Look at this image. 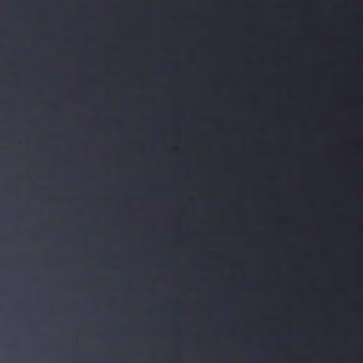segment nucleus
Here are the masks:
<instances>
[{
  "mask_svg": "<svg viewBox=\"0 0 363 363\" xmlns=\"http://www.w3.org/2000/svg\"><path fill=\"white\" fill-rule=\"evenodd\" d=\"M153 77V213H159V69Z\"/></svg>",
  "mask_w": 363,
  "mask_h": 363,
  "instance_id": "1",
  "label": "nucleus"
},
{
  "mask_svg": "<svg viewBox=\"0 0 363 363\" xmlns=\"http://www.w3.org/2000/svg\"><path fill=\"white\" fill-rule=\"evenodd\" d=\"M153 1V65L149 68L157 69L159 68V0Z\"/></svg>",
  "mask_w": 363,
  "mask_h": 363,
  "instance_id": "2",
  "label": "nucleus"
},
{
  "mask_svg": "<svg viewBox=\"0 0 363 363\" xmlns=\"http://www.w3.org/2000/svg\"><path fill=\"white\" fill-rule=\"evenodd\" d=\"M162 25L160 24V30ZM162 43V37L160 36V44ZM160 68H184V67H167L164 60L160 53ZM194 68H203L202 67H195ZM206 68H303V67H206Z\"/></svg>",
  "mask_w": 363,
  "mask_h": 363,
  "instance_id": "3",
  "label": "nucleus"
},
{
  "mask_svg": "<svg viewBox=\"0 0 363 363\" xmlns=\"http://www.w3.org/2000/svg\"><path fill=\"white\" fill-rule=\"evenodd\" d=\"M141 41L139 40H134L131 42L130 43L126 45L125 46V48L129 49V50H139L141 47Z\"/></svg>",
  "mask_w": 363,
  "mask_h": 363,
  "instance_id": "4",
  "label": "nucleus"
},
{
  "mask_svg": "<svg viewBox=\"0 0 363 363\" xmlns=\"http://www.w3.org/2000/svg\"><path fill=\"white\" fill-rule=\"evenodd\" d=\"M184 69H160V92L162 91V78L165 75L167 71H183ZM283 71L284 69H281ZM287 71L289 69H286ZM298 71V69H296ZM298 71H303V69H298ZM162 192V187L160 186V193Z\"/></svg>",
  "mask_w": 363,
  "mask_h": 363,
  "instance_id": "5",
  "label": "nucleus"
},
{
  "mask_svg": "<svg viewBox=\"0 0 363 363\" xmlns=\"http://www.w3.org/2000/svg\"><path fill=\"white\" fill-rule=\"evenodd\" d=\"M347 48H349L350 50H363V44L353 45L351 46H349Z\"/></svg>",
  "mask_w": 363,
  "mask_h": 363,
  "instance_id": "6",
  "label": "nucleus"
},
{
  "mask_svg": "<svg viewBox=\"0 0 363 363\" xmlns=\"http://www.w3.org/2000/svg\"><path fill=\"white\" fill-rule=\"evenodd\" d=\"M184 42L181 40H174V44L177 46V47H181L183 45V43Z\"/></svg>",
  "mask_w": 363,
  "mask_h": 363,
  "instance_id": "7",
  "label": "nucleus"
},
{
  "mask_svg": "<svg viewBox=\"0 0 363 363\" xmlns=\"http://www.w3.org/2000/svg\"><path fill=\"white\" fill-rule=\"evenodd\" d=\"M160 13H161L162 12V6L161 5H160Z\"/></svg>",
  "mask_w": 363,
  "mask_h": 363,
  "instance_id": "8",
  "label": "nucleus"
}]
</instances>
